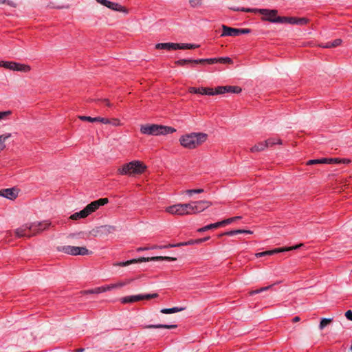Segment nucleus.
Wrapping results in <instances>:
<instances>
[{"mask_svg": "<svg viewBox=\"0 0 352 352\" xmlns=\"http://www.w3.org/2000/svg\"><path fill=\"white\" fill-rule=\"evenodd\" d=\"M208 134L202 132L183 135L179 138L180 144L187 149H195L202 145L208 139Z\"/></svg>", "mask_w": 352, "mask_h": 352, "instance_id": "nucleus-1", "label": "nucleus"}, {"mask_svg": "<svg viewBox=\"0 0 352 352\" xmlns=\"http://www.w3.org/2000/svg\"><path fill=\"white\" fill-rule=\"evenodd\" d=\"M146 169V166L142 162L133 160L120 166L118 169V173L122 175L133 176L141 175Z\"/></svg>", "mask_w": 352, "mask_h": 352, "instance_id": "nucleus-2", "label": "nucleus"}, {"mask_svg": "<svg viewBox=\"0 0 352 352\" xmlns=\"http://www.w3.org/2000/svg\"><path fill=\"white\" fill-rule=\"evenodd\" d=\"M109 202L108 198H100L98 200L94 201L88 204L83 210L78 212H75L70 216L72 220H78L88 217L90 214L95 212L100 206L107 204Z\"/></svg>", "mask_w": 352, "mask_h": 352, "instance_id": "nucleus-3", "label": "nucleus"}, {"mask_svg": "<svg viewBox=\"0 0 352 352\" xmlns=\"http://www.w3.org/2000/svg\"><path fill=\"white\" fill-rule=\"evenodd\" d=\"M176 131V129L167 126L159 124H142L140 126V132L144 135H160L173 133Z\"/></svg>", "mask_w": 352, "mask_h": 352, "instance_id": "nucleus-4", "label": "nucleus"}, {"mask_svg": "<svg viewBox=\"0 0 352 352\" xmlns=\"http://www.w3.org/2000/svg\"><path fill=\"white\" fill-rule=\"evenodd\" d=\"M199 45L190 43H157L155 48L157 50H190L198 47Z\"/></svg>", "mask_w": 352, "mask_h": 352, "instance_id": "nucleus-5", "label": "nucleus"}, {"mask_svg": "<svg viewBox=\"0 0 352 352\" xmlns=\"http://www.w3.org/2000/svg\"><path fill=\"white\" fill-rule=\"evenodd\" d=\"M245 12H259L263 15V19L272 23H278V16L276 10L268 9H243Z\"/></svg>", "mask_w": 352, "mask_h": 352, "instance_id": "nucleus-6", "label": "nucleus"}, {"mask_svg": "<svg viewBox=\"0 0 352 352\" xmlns=\"http://www.w3.org/2000/svg\"><path fill=\"white\" fill-rule=\"evenodd\" d=\"M58 250L59 252H63L65 254L77 256V255H89L92 252L87 249L85 247H77V246H72V245H64L61 247H58Z\"/></svg>", "mask_w": 352, "mask_h": 352, "instance_id": "nucleus-7", "label": "nucleus"}, {"mask_svg": "<svg viewBox=\"0 0 352 352\" xmlns=\"http://www.w3.org/2000/svg\"><path fill=\"white\" fill-rule=\"evenodd\" d=\"M175 261L176 258L174 257H170V256H153V257H141L138 259H131L125 262H120L115 265L121 266V267H125L127 265H129L133 263H142V262H146L149 261Z\"/></svg>", "mask_w": 352, "mask_h": 352, "instance_id": "nucleus-8", "label": "nucleus"}, {"mask_svg": "<svg viewBox=\"0 0 352 352\" xmlns=\"http://www.w3.org/2000/svg\"><path fill=\"white\" fill-rule=\"evenodd\" d=\"M158 297L157 293L151 294H138L122 297L120 299L122 304H132L143 300H150Z\"/></svg>", "mask_w": 352, "mask_h": 352, "instance_id": "nucleus-9", "label": "nucleus"}, {"mask_svg": "<svg viewBox=\"0 0 352 352\" xmlns=\"http://www.w3.org/2000/svg\"><path fill=\"white\" fill-rule=\"evenodd\" d=\"M98 3L114 11L122 12L124 14H129V9L125 6L116 2H111L108 0H96Z\"/></svg>", "mask_w": 352, "mask_h": 352, "instance_id": "nucleus-10", "label": "nucleus"}, {"mask_svg": "<svg viewBox=\"0 0 352 352\" xmlns=\"http://www.w3.org/2000/svg\"><path fill=\"white\" fill-rule=\"evenodd\" d=\"M2 67L12 71H18L25 73L29 72L31 70V67L28 65L12 61L2 62Z\"/></svg>", "mask_w": 352, "mask_h": 352, "instance_id": "nucleus-11", "label": "nucleus"}, {"mask_svg": "<svg viewBox=\"0 0 352 352\" xmlns=\"http://www.w3.org/2000/svg\"><path fill=\"white\" fill-rule=\"evenodd\" d=\"M222 34L221 36H236L242 34H248L250 32V29H237L233 28L226 25H222Z\"/></svg>", "mask_w": 352, "mask_h": 352, "instance_id": "nucleus-12", "label": "nucleus"}, {"mask_svg": "<svg viewBox=\"0 0 352 352\" xmlns=\"http://www.w3.org/2000/svg\"><path fill=\"white\" fill-rule=\"evenodd\" d=\"M302 245H303L302 243H300V244L296 245L294 246L276 248L272 250H267V251L256 253L255 254V256L256 257H262V256H267V255H272L276 253H280V252H286V251L296 250Z\"/></svg>", "mask_w": 352, "mask_h": 352, "instance_id": "nucleus-13", "label": "nucleus"}, {"mask_svg": "<svg viewBox=\"0 0 352 352\" xmlns=\"http://www.w3.org/2000/svg\"><path fill=\"white\" fill-rule=\"evenodd\" d=\"M34 226V225H32V223L24 224L21 227L16 229L15 234L19 238L24 236L31 237L33 236L32 229Z\"/></svg>", "mask_w": 352, "mask_h": 352, "instance_id": "nucleus-14", "label": "nucleus"}, {"mask_svg": "<svg viewBox=\"0 0 352 352\" xmlns=\"http://www.w3.org/2000/svg\"><path fill=\"white\" fill-rule=\"evenodd\" d=\"M192 204L193 206V212L195 214H196L204 211L206 209L212 206V202L206 200H201L192 201Z\"/></svg>", "mask_w": 352, "mask_h": 352, "instance_id": "nucleus-15", "label": "nucleus"}, {"mask_svg": "<svg viewBox=\"0 0 352 352\" xmlns=\"http://www.w3.org/2000/svg\"><path fill=\"white\" fill-rule=\"evenodd\" d=\"M241 91V88L238 86H219L214 90L215 94H223L225 93L239 94Z\"/></svg>", "mask_w": 352, "mask_h": 352, "instance_id": "nucleus-16", "label": "nucleus"}, {"mask_svg": "<svg viewBox=\"0 0 352 352\" xmlns=\"http://www.w3.org/2000/svg\"><path fill=\"white\" fill-rule=\"evenodd\" d=\"M165 211L174 215H185L184 204H175L165 208Z\"/></svg>", "mask_w": 352, "mask_h": 352, "instance_id": "nucleus-17", "label": "nucleus"}, {"mask_svg": "<svg viewBox=\"0 0 352 352\" xmlns=\"http://www.w3.org/2000/svg\"><path fill=\"white\" fill-rule=\"evenodd\" d=\"M188 91L191 94H199L201 95L214 96V91L212 88L207 87H191L188 89Z\"/></svg>", "mask_w": 352, "mask_h": 352, "instance_id": "nucleus-18", "label": "nucleus"}, {"mask_svg": "<svg viewBox=\"0 0 352 352\" xmlns=\"http://www.w3.org/2000/svg\"><path fill=\"white\" fill-rule=\"evenodd\" d=\"M51 223L48 221H45L43 222H34L32 223V225H34L35 226L32 229V234L33 236L42 232L43 230H46L50 226Z\"/></svg>", "mask_w": 352, "mask_h": 352, "instance_id": "nucleus-19", "label": "nucleus"}, {"mask_svg": "<svg viewBox=\"0 0 352 352\" xmlns=\"http://www.w3.org/2000/svg\"><path fill=\"white\" fill-rule=\"evenodd\" d=\"M18 191L16 188H6L0 190V197L13 200L17 197Z\"/></svg>", "mask_w": 352, "mask_h": 352, "instance_id": "nucleus-20", "label": "nucleus"}, {"mask_svg": "<svg viewBox=\"0 0 352 352\" xmlns=\"http://www.w3.org/2000/svg\"><path fill=\"white\" fill-rule=\"evenodd\" d=\"M176 324H148L143 326L144 329H175L177 328Z\"/></svg>", "mask_w": 352, "mask_h": 352, "instance_id": "nucleus-21", "label": "nucleus"}, {"mask_svg": "<svg viewBox=\"0 0 352 352\" xmlns=\"http://www.w3.org/2000/svg\"><path fill=\"white\" fill-rule=\"evenodd\" d=\"M211 63H223V64H232V60L229 57H221V58H212V60H209Z\"/></svg>", "mask_w": 352, "mask_h": 352, "instance_id": "nucleus-22", "label": "nucleus"}, {"mask_svg": "<svg viewBox=\"0 0 352 352\" xmlns=\"http://www.w3.org/2000/svg\"><path fill=\"white\" fill-rule=\"evenodd\" d=\"M184 309H185L184 307H173V308L162 309L160 310V312L162 314H174V313H177V312H179V311H184Z\"/></svg>", "mask_w": 352, "mask_h": 352, "instance_id": "nucleus-23", "label": "nucleus"}, {"mask_svg": "<svg viewBox=\"0 0 352 352\" xmlns=\"http://www.w3.org/2000/svg\"><path fill=\"white\" fill-rule=\"evenodd\" d=\"M267 148L265 141L258 142L250 148L252 153L260 152L264 151Z\"/></svg>", "mask_w": 352, "mask_h": 352, "instance_id": "nucleus-24", "label": "nucleus"}, {"mask_svg": "<svg viewBox=\"0 0 352 352\" xmlns=\"http://www.w3.org/2000/svg\"><path fill=\"white\" fill-rule=\"evenodd\" d=\"M193 244H197L195 242V240H190L187 242L179 243H177V244H168L167 245L160 246L159 248H168L179 247V246L193 245Z\"/></svg>", "mask_w": 352, "mask_h": 352, "instance_id": "nucleus-25", "label": "nucleus"}, {"mask_svg": "<svg viewBox=\"0 0 352 352\" xmlns=\"http://www.w3.org/2000/svg\"><path fill=\"white\" fill-rule=\"evenodd\" d=\"M241 233H246V234H252V231L251 230H231L226 232L225 233H223L220 234V236L222 235H228V236H232L236 234H241Z\"/></svg>", "mask_w": 352, "mask_h": 352, "instance_id": "nucleus-26", "label": "nucleus"}, {"mask_svg": "<svg viewBox=\"0 0 352 352\" xmlns=\"http://www.w3.org/2000/svg\"><path fill=\"white\" fill-rule=\"evenodd\" d=\"M10 137V133H5L0 135V153L6 148L5 142Z\"/></svg>", "mask_w": 352, "mask_h": 352, "instance_id": "nucleus-27", "label": "nucleus"}, {"mask_svg": "<svg viewBox=\"0 0 352 352\" xmlns=\"http://www.w3.org/2000/svg\"><path fill=\"white\" fill-rule=\"evenodd\" d=\"M278 23L294 24L295 17L278 16Z\"/></svg>", "mask_w": 352, "mask_h": 352, "instance_id": "nucleus-28", "label": "nucleus"}, {"mask_svg": "<svg viewBox=\"0 0 352 352\" xmlns=\"http://www.w3.org/2000/svg\"><path fill=\"white\" fill-rule=\"evenodd\" d=\"M265 144L267 148L275 144H282V141L279 138H272L265 140Z\"/></svg>", "mask_w": 352, "mask_h": 352, "instance_id": "nucleus-29", "label": "nucleus"}, {"mask_svg": "<svg viewBox=\"0 0 352 352\" xmlns=\"http://www.w3.org/2000/svg\"><path fill=\"white\" fill-rule=\"evenodd\" d=\"M219 228V224H218V222H217V223H214L207 225V226H206L204 227H202L201 228H199L197 230V232H206V231L211 230V229H216V228Z\"/></svg>", "mask_w": 352, "mask_h": 352, "instance_id": "nucleus-30", "label": "nucleus"}, {"mask_svg": "<svg viewBox=\"0 0 352 352\" xmlns=\"http://www.w3.org/2000/svg\"><path fill=\"white\" fill-rule=\"evenodd\" d=\"M333 321V318H322L319 324V329H324L327 326L330 324Z\"/></svg>", "mask_w": 352, "mask_h": 352, "instance_id": "nucleus-31", "label": "nucleus"}, {"mask_svg": "<svg viewBox=\"0 0 352 352\" xmlns=\"http://www.w3.org/2000/svg\"><path fill=\"white\" fill-rule=\"evenodd\" d=\"M184 212L185 215L195 214L193 212V206L192 204V201L184 204Z\"/></svg>", "mask_w": 352, "mask_h": 352, "instance_id": "nucleus-32", "label": "nucleus"}, {"mask_svg": "<svg viewBox=\"0 0 352 352\" xmlns=\"http://www.w3.org/2000/svg\"><path fill=\"white\" fill-rule=\"evenodd\" d=\"M78 118L82 121H87L90 122H98L99 120L98 117L92 118L90 116H79Z\"/></svg>", "mask_w": 352, "mask_h": 352, "instance_id": "nucleus-33", "label": "nucleus"}, {"mask_svg": "<svg viewBox=\"0 0 352 352\" xmlns=\"http://www.w3.org/2000/svg\"><path fill=\"white\" fill-rule=\"evenodd\" d=\"M327 158L310 160L307 162V165H313L317 164H327Z\"/></svg>", "mask_w": 352, "mask_h": 352, "instance_id": "nucleus-34", "label": "nucleus"}, {"mask_svg": "<svg viewBox=\"0 0 352 352\" xmlns=\"http://www.w3.org/2000/svg\"><path fill=\"white\" fill-rule=\"evenodd\" d=\"M308 22H309V19L307 18H305V17H302V18L295 17V23H294V24H296V25H306L307 23H308Z\"/></svg>", "mask_w": 352, "mask_h": 352, "instance_id": "nucleus-35", "label": "nucleus"}, {"mask_svg": "<svg viewBox=\"0 0 352 352\" xmlns=\"http://www.w3.org/2000/svg\"><path fill=\"white\" fill-rule=\"evenodd\" d=\"M131 280H126L118 281L116 283H113L116 289L123 287L131 283Z\"/></svg>", "mask_w": 352, "mask_h": 352, "instance_id": "nucleus-36", "label": "nucleus"}, {"mask_svg": "<svg viewBox=\"0 0 352 352\" xmlns=\"http://www.w3.org/2000/svg\"><path fill=\"white\" fill-rule=\"evenodd\" d=\"M100 293H101L100 287L94 288V289H91L85 290V291L82 292V294H100Z\"/></svg>", "mask_w": 352, "mask_h": 352, "instance_id": "nucleus-37", "label": "nucleus"}, {"mask_svg": "<svg viewBox=\"0 0 352 352\" xmlns=\"http://www.w3.org/2000/svg\"><path fill=\"white\" fill-rule=\"evenodd\" d=\"M203 0H189V3L192 8H198L202 5Z\"/></svg>", "mask_w": 352, "mask_h": 352, "instance_id": "nucleus-38", "label": "nucleus"}, {"mask_svg": "<svg viewBox=\"0 0 352 352\" xmlns=\"http://www.w3.org/2000/svg\"><path fill=\"white\" fill-rule=\"evenodd\" d=\"M212 58H206V59H192V63L198 64V63H207L208 64H214V63H211L209 60Z\"/></svg>", "mask_w": 352, "mask_h": 352, "instance_id": "nucleus-39", "label": "nucleus"}, {"mask_svg": "<svg viewBox=\"0 0 352 352\" xmlns=\"http://www.w3.org/2000/svg\"><path fill=\"white\" fill-rule=\"evenodd\" d=\"M175 63L179 66H184L187 63H192V59H180L176 60Z\"/></svg>", "mask_w": 352, "mask_h": 352, "instance_id": "nucleus-40", "label": "nucleus"}, {"mask_svg": "<svg viewBox=\"0 0 352 352\" xmlns=\"http://www.w3.org/2000/svg\"><path fill=\"white\" fill-rule=\"evenodd\" d=\"M11 114H12V111L10 110L5 111H0V120H6Z\"/></svg>", "mask_w": 352, "mask_h": 352, "instance_id": "nucleus-41", "label": "nucleus"}, {"mask_svg": "<svg viewBox=\"0 0 352 352\" xmlns=\"http://www.w3.org/2000/svg\"><path fill=\"white\" fill-rule=\"evenodd\" d=\"M204 190L203 188H198V189H189V190H186L185 191L186 194L191 196L193 193H201L203 192Z\"/></svg>", "mask_w": 352, "mask_h": 352, "instance_id": "nucleus-42", "label": "nucleus"}, {"mask_svg": "<svg viewBox=\"0 0 352 352\" xmlns=\"http://www.w3.org/2000/svg\"><path fill=\"white\" fill-rule=\"evenodd\" d=\"M272 287V285H270V286H267V287H261V289H256V290H253L252 292H250V295H254V294H258V293H261L263 291H267L268 290L270 287Z\"/></svg>", "mask_w": 352, "mask_h": 352, "instance_id": "nucleus-43", "label": "nucleus"}, {"mask_svg": "<svg viewBox=\"0 0 352 352\" xmlns=\"http://www.w3.org/2000/svg\"><path fill=\"white\" fill-rule=\"evenodd\" d=\"M0 4H7L12 8L16 7V3L11 0H0Z\"/></svg>", "mask_w": 352, "mask_h": 352, "instance_id": "nucleus-44", "label": "nucleus"}, {"mask_svg": "<svg viewBox=\"0 0 352 352\" xmlns=\"http://www.w3.org/2000/svg\"><path fill=\"white\" fill-rule=\"evenodd\" d=\"M232 222H234V219H232V217H231V218H228L227 219H225V220L218 222V224H219V227H220V226H225L226 224L231 223Z\"/></svg>", "mask_w": 352, "mask_h": 352, "instance_id": "nucleus-45", "label": "nucleus"}, {"mask_svg": "<svg viewBox=\"0 0 352 352\" xmlns=\"http://www.w3.org/2000/svg\"><path fill=\"white\" fill-rule=\"evenodd\" d=\"M327 164H340L341 159L340 158H327Z\"/></svg>", "mask_w": 352, "mask_h": 352, "instance_id": "nucleus-46", "label": "nucleus"}, {"mask_svg": "<svg viewBox=\"0 0 352 352\" xmlns=\"http://www.w3.org/2000/svg\"><path fill=\"white\" fill-rule=\"evenodd\" d=\"M101 229L108 232H112L115 231V227L112 226H103L101 227Z\"/></svg>", "mask_w": 352, "mask_h": 352, "instance_id": "nucleus-47", "label": "nucleus"}, {"mask_svg": "<svg viewBox=\"0 0 352 352\" xmlns=\"http://www.w3.org/2000/svg\"><path fill=\"white\" fill-rule=\"evenodd\" d=\"M113 126H117L121 125L120 120L118 118H113L110 120V123Z\"/></svg>", "mask_w": 352, "mask_h": 352, "instance_id": "nucleus-48", "label": "nucleus"}, {"mask_svg": "<svg viewBox=\"0 0 352 352\" xmlns=\"http://www.w3.org/2000/svg\"><path fill=\"white\" fill-rule=\"evenodd\" d=\"M331 46H333V47H335L339 46L342 43V40L340 38H337L334 40L333 42H331Z\"/></svg>", "mask_w": 352, "mask_h": 352, "instance_id": "nucleus-49", "label": "nucleus"}, {"mask_svg": "<svg viewBox=\"0 0 352 352\" xmlns=\"http://www.w3.org/2000/svg\"><path fill=\"white\" fill-rule=\"evenodd\" d=\"M99 118V120L98 122H100L103 124H109L110 123V120L108 119V118H102V117H98Z\"/></svg>", "mask_w": 352, "mask_h": 352, "instance_id": "nucleus-50", "label": "nucleus"}, {"mask_svg": "<svg viewBox=\"0 0 352 352\" xmlns=\"http://www.w3.org/2000/svg\"><path fill=\"white\" fill-rule=\"evenodd\" d=\"M100 292L101 293L110 291L109 287V285L101 286V287H100Z\"/></svg>", "mask_w": 352, "mask_h": 352, "instance_id": "nucleus-51", "label": "nucleus"}, {"mask_svg": "<svg viewBox=\"0 0 352 352\" xmlns=\"http://www.w3.org/2000/svg\"><path fill=\"white\" fill-rule=\"evenodd\" d=\"M345 316L348 320L352 321V311H351V310L346 311L345 313Z\"/></svg>", "mask_w": 352, "mask_h": 352, "instance_id": "nucleus-52", "label": "nucleus"}, {"mask_svg": "<svg viewBox=\"0 0 352 352\" xmlns=\"http://www.w3.org/2000/svg\"><path fill=\"white\" fill-rule=\"evenodd\" d=\"M209 239H210V236H207V237H205V238L196 239L195 242H196V243H201L202 242L208 241Z\"/></svg>", "mask_w": 352, "mask_h": 352, "instance_id": "nucleus-53", "label": "nucleus"}, {"mask_svg": "<svg viewBox=\"0 0 352 352\" xmlns=\"http://www.w3.org/2000/svg\"><path fill=\"white\" fill-rule=\"evenodd\" d=\"M101 101L102 102H104L106 106L109 107H112V104L109 102V100L108 99H106V98L102 99V100H101Z\"/></svg>", "mask_w": 352, "mask_h": 352, "instance_id": "nucleus-54", "label": "nucleus"}, {"mask_svg": "<svg viewBox=\"0 0 352 352\" xmlns=\"http://www.w3.org/2000/svg\"><path fill=\"white\" fill-rule=\"evenodd\" d=\"M320 46L322 47H324V48H331V47H333V46H331V42L327 43L324 45H320Z\"/></svg>", "mask_w": 352, "mask_h": 352, "instance_id": "nucleus-55", "label": "nucleus"}, {"mask_svg": "<svg viewBox=\"0 0 352 352\" xmlns=\"http://www.w3.org/2000/svg\"><path fill=\"white\" fill-rule=\"evenodd\" d=\"M149 249H150L149 248H146V247H145V248H138L137 249V251L138 252H140V251H143V250H149Z\"/></svg>", "mask_w": 352, "mask_h": 352, "instance_id": "nucleus-56", "label": "nucleus"}, {"mask_svg": "<svg viewBox=\"0 0 352 352\" xmlns=\"http://www.w3.org/2000/svg\"><path fill=\"white\" fill-rule=\"evenodd\" d=\"M350 162L349 160L347 159H341V163L343 164H349Z\"/></svg>", "mask_w": 352, "mask_h": 352, "instance_id": "nucleus-57", "label": "nucleus"}, {"mask_svg": "<svg viewBox=\"0 0 352 352\" xmlns=\"http://www.w3.org/2000/svg\"><path fill=\"white\" fill-rule=\"evenodd\" d=\"M292 321H293L294 322H297L300 321V318H299L298 316H296V317H294V318L292 319Z\"/></svg>", "mask_w": 352, "mask_h": 352, "instance_id": "nucleus-58", "label": "nucleus"}, {"mask_svg": "<svg viewBox=\"0 0 352 352\" xmlns=\"http://www.w3.org/2000/svg\"><path fill=\"white\" fill-rule=\"evenodd\" d=\"M232 9L233 10H234V11H242V12H243L242 10H243V9H245V8H232Z\"/></svg>", "mask_w": 352, "mask_h": 352, "instance_id": "nucleus-59", "label": "nucleus"}, {"mask_svg": "<svg viewBox=\"0 0 352 352\" xmlns=\"http://www.w3.org/2000/svg\"><path fill=\"white\" fill-rule=\"evenodd\" d=\"M109 287L110 291L112 290V289H116L115 285H114L113 283L109 285Z\"/></svg>", "mask_w": 352, "mask_h": 352, "instance_id": "nucleus-60", "label": "nucleus"}, {"mask_svg": "<svg viewBox=\"0 0 352 352\" xmlns=\"http://www.w3.org/2000/svg\"><path fill=\"white\" fill-rule=\"evenodd\" d=\"M232 219H234V221H236L237 219H241V216H236V217H232Z\"/></svg>", "mask_w": 352, "mask_h": 352, "instance_id": "nucleus-61", "label": "nucleus"}, {"mask_svg": "<svg viewBox=\"0 0 352 352\" xmlns=\"http://www.w3.org/2000/svg\"><path fill=\"white\" fill-rule=\"evenodd\" d=\"M83 351H84V349L80 348V349H76V352H82Z\"/></svg>", "mask_w": 352, "mask_h": 352, "instance_id": "nucleus-62", "label": "nucleus"}, {"mask_svg": "<svg viewBox=\"0 0 352 352\" xmlns=\"http://www.w3.org/2000/svg\"><path fill=\"white\" fill-rule=\"evenodd\" d=\"M2 67V62L0 61V67Z\"/></svg>", "mask_w": 352, "mask_h": 352, "instance_id": "nucleus-63", "label": "nucleus"}, {"mask_svg": "<svg viewBox=\"0 0 352 352\" xmlns=\"http://www.w3.org/2000/svg\"><path fill=\"white\" fill-rule=\"evenodd\" d=\"M351 349H352V344H351Z\"/></svg>", "mask_w": 352, "mask_h": 352, "instance_id": "nucleus-64", "label": "nucleus"}]
</instances>
